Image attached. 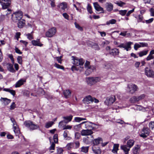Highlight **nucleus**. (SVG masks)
I'll return each mask as SVG.
<instances>
[{
	"instance_id": "obj_1",
	"label": "nucleus",
	"mask_w": 154,
	"mask_h": 154,
	"mask_svg": "<svg viewBox=\"0 0 154 154\" xmlns=\"http://www.w3.org/2000/svg\"><path fill=\"white\" fill-rule=\"evenodd\" d=\"M134 141L133 140H129L127 142V146L125 145L121 146V148L123 150L125 154H128L130 148L134 145Z\"/></svg>"
},
{
	"instance_id": "obj_2",
	"label": "nucleus",
	"mask_w": 154,
	"mask_h": 154,
	"mask_svg": "<svg viewBox=\"0 0 154 154\" xmlns=\"http://www.w3.org/2000/svg\"><path fill=\"white\" fill-rule=\"evenodd\" d=\"M24 126L30 131L34 130L39 128V126L34 124L33 122L30 120H27L24 122Z\"/></svg>"
},
{
	"instance_id": "obj_3",
	"label": "nucleus",
	"mask_w": 154,
	"mask_h": 154,
	"mask_svg": "<svg viewBox=\"0 0 154 154\" xmlns=\"http://www.w3.org/2000/svg\"><path fill=\"white\" fill-rule=\"evenodd\" d=\"M72 59L73 60V64L76 66H80V68H81V70L83 69V67H82L85 63V60L82 58L79 59L76 57H72Z\"/></svg>"
},
{
	"instance_id": "obj_4",
	"label": "nucleus",
	"mask_w": 154,
	"mask_h": 154,
	"mask_svg": "<svg viewBox=\"0 0 154 154\" xmlns=\"http://www.w3.org/2000/svg\"><path fill=\"white\" fill-rule=\"evenodd\" d=\"M12 20L14 22H17L22 20L23 16V13L21 11H18L15 12L13 14L11 15Z\"/></svg>"
},
{
	"instance_id": "obj_5",
	"label": "nucleus",
	"mask_w": 154,
	"mask_h": 154,
	"mask_svg": "<svg viewBox=\"0 0 154 154\" xmlns=\"http://www.w3.org/2000/svg\"><path fill=\"white\" fill-rule=\"evenodd\" d=\"M101 80L100 77H90L87 78L86 81L88 84L92 85L96 83L99 82Z\"/></svg>"
},
{
	"instance_id": "obj_6",
	"label": "nucleus",
	"mask_w": 154,
	"mask_h": 154,
	"mask_svg": "<svg viewBox=\"0 0 154 154\" xmlns=\"http://www.w3.org/2000/svg\"><path fill=\"white\" fill-rule=\"evenodd\" d=\"M57 29L53 27L50 29L46 32L45 35L48 37L50 38L53 36L56 33Z\"/></svg>"
},
{
	"instance_id": "obj_7",
	"label": "nucleus",
	"mask_w": 154,
	"mask_h": 154,
	"mask_svg": "<svg viewBox=\"0 0 154 154\" xmlns=\"http://www.w3.org/2000/svg\"><path fill=\"white\" fill-rule=\"evenodd\" d=\"M0 3L2 6V8L3 9L8 8L11 4L10 0H0Z\"/></svg>"
},
{
	"instance_id": "obj_8",
	"label": "nucleus",
	"mask_w": 154,
	"mask_h": 154,
	"mask_svg": "<svg viewBox=\"0 0 154 154\" xmlns=\"http://www.w3.org/2000/svg\"><path fill=\"white\" fill-rule=\"evenodd\" d=\"M73 117V116L72 115H70L69 116H63V118L64 119L63 121H60L59 123V127L61 128L62 125L61 124L63 123H64L65 124H67L69 122L71 121Z\"/></svg>"
},
{
	"instance_id": "obj_9",
	"label": "nucleus",
	"mask_w": 154,
	"mask_h": 154,
	"mask_svg": "<svg viewBox=\"0 0 154 154\" xmlns=\"http://www.w3.org/2000/svg\"><path fill=\"white\" fill-rule=\"evenodd\" d=\"M133 43L130 42L126 43L125 44L122 43L120 44L118 46V47L120 48H123L127 51L131 50V45L133 44Z\"/></svg>"
},
{
	"instance_id": "obj_10",
	"label": "nucleus",
	"mask_w": 154,
	"mask_h": 154,
	"mask_svg": "<svg viewBox=\"0 0 154 154\" xmlns=\"http://www.w3.org/2000/svg\"><path fill=\"white\" fill-rule=\"evenodd\" d=\"M145 73L148 77H154V71L148 67H146L145 69Z\"/></svg>"
},
{
	"instance_id": "obj_11",
	"label": "nucleus",
	"mask_w": 154,
	"mask_h": 154,
	"mask_svg": "<svg viewBox=\"0 0 154 154\" xmlns=\"http://www.w3.org/2000/svg\"><path fill=\"white\" fill-rule=\"evenodd\" d=\"M149 130L148 128H144L141 132L140 136L143 138H146L149 134Z\"/></svg>"
},
{
	"instance_id": "obj_12",
	"label": "nucleus",
	"mask_w": 154,
	"mask_h": 154,
	"mask_svg": "<svg viewBox=\"0 0 154 154\" xmlns=\"http://www.w3.org/2000/svg\"><path fill=\"white\" fill-rule=\"evenodd\" d=\"M129 91L131 94H133L137 91V87L134 84H130L128 85Z\"/></svg>"
},
{
	"instance_id": "obj_13",
	"label": "nucleus",
	"mask_w": 154,
	"mask_h": 154,
	"mask_svg": "<svg viewBox=\"0 0 154 154\" xmlns=\"http://www.w3.org/2000/svg\"><path fill=\"white\" fill-rule=\"evenodd\" d=\"M115 100L114 96L107 97L104 101L105 104L107 105H110L113 103Z\"/></svg>"
},
{
	"instance_id": "obj_14",
	"label": "nucleus",
	"mask_w": 154,
	"mask_h": 154,
	"mask_svg": "<svg viewBox=\"0 0 154 154\" xmlns=\"http://www.w3.org/2000/svg\"><path fill=\"white\" fill-rule=\"evenodd\" d=\"M86 69L85 72V75L86 76L89 75L92 72H94L96 69L95 66H90L86 68Z\"/></svg>"
},
{
	"instance_id": "obj_15",
	"label": "nucleus",
	"mask_w": 154,
	"mask_h": 154,
	"mask_svg": "<svg viewBox=\"0 0 154 154\" xmlns=\"http://www.w3.org/2000/svg\"><path fill=\"white\" fill-rule=\"evenodd\" d=\"M93 133L91 130L87 129L86 130H82L81 132V134L82 136L91 135Z\"/></svg>"
},
{
	"instance_id": "obj_16",
	"label": "nucleus",
	"mask_w": 154,
	"mask_h": 154,
	"mask_svg": "<svg viewBox=\"0 0 154 154\" xmlns=\"http://www.w3.org/2000/svg\"><path fill=\"white\" fill-rule=\"evenodd\" d=\"M83 122H85L84 123H85V128L91 130L94 128L93 125H94V124L88 121H85Z\"/></svg>"
},
{
	"instance_id": "obj_17",
	"label": "nucleus",
	"mask_w": 154,
	"mask_h": 154,
	"mask_svg": "<svg viewBox=\"0 0 154 154\" xmlns=\"http://www.w3.org/2000/svg\"><path fill=\"white\" fill-rule=\"evenodd\" d=\"M119 53V50L116 48L112 49L109 52V54L111 55L114 56L118 55Z\"/></svg>"
},
{
	"instance_id": "obj_18",
	"label": "nucleus",
	"mask_w": 154,
	"mask_h": 154,
	"mask_svg": "<svg viewBox=\"0 0 154 154\" xmlns=\"http://www.w3.org/2000/svg\"><path fill=\"white\" fill-rule=\"evenodd\" d=\"M82 101L84 103H88L94 102V99L91 96L89 95L86 96Z\"/></svg>"
},
{
	"instance_id": "obj_19",
	"label": "nucleus",
	"mask_w": 154,
	"mask_h": 154,
	"mask_svg": "<svg viewBox=\"0 0 154 154\" xmlns=\"http://www.w3.org/2000/svg\"><path fill=\"white\" fill-rule=\"evenodd\" d=\"M95 9L97 11H102L101 13H104L103 8L101 7L97 2H94L93 4Z\"/></svg>"
},
{
	"instance_id": "obj_20",
	"label": "nucleus",
	"mask_w": 154,
	"mask_h": 154,
	"mask_svg": "<svg viewBox=\"0 0 154 154\" xmlns=\"http://www.w3.org/2000/svg\"><path fill=\"white\" fill-rule=\"evenodd\" d=\"M7 69L10 72L14 73L15 70L13 68V65L10 63H8L6 64Z\"/></svg>"
},
{
	"instance_id": "obj_21",
	"label": "nucleus",
	"mask_w": 154,
	"mask_h": 154,
	"mask_svg": "<svg viewBox=\"0 0 154 154\" xmlns=\"http://www.w3.org/2000/svg\"><path fill=\"white\" fill-rule=\"evenodd\" d=\"M26 82V80L23 79H21L18 81L15 84V87L18 88L23 85L24 82Z\"/></svg>"
},
{
	"instance_id": "obj_22",
	"label": "nucleus",
	"mask_w": 154,
	"mask_h": 154,
	"mask_svg": "<svg viewBox=\"0 0 154 154\" xmlns=\"http://www.w3.org/2000/svg\"><path fill=\"white\" fill-rule=\"evenodd\" d=\"M140 146L137 145L135 146L133 149V154H140L139 152L140 150Z\"/></svg>"
},
{
	"instance_id": "obj_23",
	"label": "nucleus",
	"mask_w": 154,
	"mask_h": 154,
	"mask_svg": "<svg viewBox=\"0 0 154 154\" xmlns=\"http://www.w3.org/2000/svg\"><path fill=\"white\" fill-rule=\"evenodd\" d=\"M135 17L137 19L138 23L142 22L143 23H145V20H143V17L142 14L138 15L135 16Z\"/></svg>"
},
{
	"instance_id": "obj_24",
	"label": "nucleus",
	"mask_w": 154,
	"mask_h": 154,
	"mask_svg": "<svg viewBox=\"0 0 154 154\" xmlns=\"http://www.w3.org/2000/svg\"><path fill=\"white\" fill-rule=\"evenodd\" d=\"M31 42L32 45L34 46H37L39 47H42L43 45L40 42L39 39H37L36 40H32Z\"/></svg>"
},
{
	"instance_id": "obj_25",
	"label": "nucleus",
	"mask_w": 154,
	"mask_h": 154,
	"mask_svg": "<svg viewBox=\"0 0 154 154\" xmlns=\"http://www.w3.org/2000/svg\"><path fill=\"white\" fill-rule=\"evenodd\" d=\"M92 150L95 154H100L101 152V150L99 147H96L94 146L92 147Z\"/></svg>"
},
{
	"instance_id": "obj_26",
	"label": "nucleus",
	"mask_w": 154,
	"mask_h": 154,
	"mask_svg": "<svg viewBox=\"0 0 154 154\" xmlns=\"http://www.w3.org/2000/svg\"><path fill=\"white\" fill-rule=\"evenodd\" d=\"M106 8L107 11L110 12L113 10V5L110 3H106Z\"/></svg>"
},
{
	"instance_id": "obj_27",
	"label": "nucleus",
	"mask_w": 154,
	"mask_h": 154,
	"mask_svg": "<svg viewBox=\"0 0 154 154\" xmlns=\"http://www.w3.org/2000/svg\"><path fill=\"white\" fill-rule=\"evenodd\" d=\"M63 94L66 98L69 97L71 95V92L69 90H66L63 91Z\"/></svg>"
},
{
	"instance_id": "obj_28",
	"label": "nucleus",
	"mask_w": 154,
	"mask_h": 154,
	"mask_svg": "<svg viewBox=\"0 0 154 154\" xmlns=\"http://www.w3.org/2000/svg\"><path fill=\"white\" fill-rule=\"evenodd\" d=\"M57 6L59 8L62 9V10H65L67 7V4L66 2H63L58 5Z\"/></svg>"
},
{
	"instance_id": "obj_29",
	"label": "nucleus",
	"mask_w": 154,
	"mask_h": 154,
	"mask_svg": "<svg viewBox=\"0 0 154 154\" xmlns=\"http://www.w3.org/2000/svg\"><path fill=\"white\" fill-rule=\"evenodd\" d=\"M18 21L17 24L19 28H22L25 24V20L23 19Z\"/></svg>"
},
{
	"instance_id": "obj_30",
	"label": "nucleus",
	"mask_w": 154,
	"mask_h": 154,
	"mask_svg": "<svg viewBox=\"0 0 154 154\" xmlns=\"http://www.w3.org/2000/svg\"><path fill=\"white\" fill-rule=\"evenodd\" d=\"M85 122H82L80 124L75 125L74 126V129L76 131H79L82 128V125Z\"/></svg>"
},
{
	"instance_id": "obj_31",
	"label": "nucleus",
	"mask_w": 154,
	"mask_h": 154,
	"mask_svg": "<svg viewBox=\"0 0 154 154\" xmlns=\"http://www.w3.org/2000/svg\"><path fill=\"white\" fill-rule=\"evenodd\" d=\"M3 90L4 91L10 93L14 96L15 95V91L13 90L10 89L9 88H4Z\"/></svg>"
},
{
	"instance_id": "obj_32",
	"label": "nucleus",
	"mask_w": 154,
	"mask_h": 154,
	"mask_svg": "<svg viewBox=\"0 0 154 154\" xmlns=\"http://www.w3.org/2000/svg\"><path fill=\"white\" fill-rule=\"evenodd\" d=\"M102 139L100 137L94 139L93 141V143L94 145H97L100 143V141H102Z\"/></svg>"
},
{
	"instance_id": "obj_33",
	"label": "nucleus",
	"mask_w": 154,
	"mask_h": 154,
	"mask_svg": "<svg viewBox=\"0 0 154 154\" xmlns=\"http://www.w3.org/2000/svg\"><path fill=\"white\" fill-rule=\"evenodd\" d=\"M1 100H3V103L5 105H8L9 103H10L11 101L10 99H8L6 98H1Z\"/></svg>"
},
{
	"instance_id": "obj_34",
	"label": "nucleus",
	"mask_w": 154,
	"mask_h": 154,
	"mask_svg": "<svg viewBox=\"0 0 154 154\" xmlns=\"http://www.w3.org/2000/svg\"><path fill=\"white\" fill-rule=\"evenodd\" d=\"M130 101L131 103H134L136 101H139V100L138 96H134L130 98Z\"/></svg>"
},
{
	"instance_id": "obj_35",
	"label": "nucleus",
	"mask_w": 154,
	"mask_h": 154,
	"mask_svg": "<svg viewBox=\"0 0 154 154\" xmlns=\"http://www.w3.org/2000/svg\"><path fill=\"white\" fill-rule=\"evenodd\" d=\"M116 22V20L114 19H112L106 22V24L109 25L110 24H115Z\"/></svg>"
},
{
	"instance_id": "obj_36",
	"label": "nucleus",
	"mask_w": 154,
	"mask_h": 154,
	"mask_svg": "<svg viewBox=\"0 0 154 154\" xmlns=\"http://www.w3.org/2000/svg\"><path fill=\"white\" fill-rule=\"evenodd\" d=\"M74 143H70L67 144L66 146V148L68 150L74 147Z\"/></svg>"
},
{
	"instance_id": "obj_37",
	"label": "nucleus",
	"mask_w": 154,
	"mask_h": 154,
	"mask_svg": "<svg viewBox=\"0 0 154 154\" xmlns=\"http://www.w3.org/2000/svg\"><path fill=\"white\" fill-rule=\"evenodd\" d=\"M148 50L143 51L139 52L138 54L140 57H142L144 55H146L148 53Z\"/></svg>"
},
{
	"instance_id": "obj_38",
	"label": "nucleus",
	"mask_w": 154,
	"mask_h": 154,
	"mask_svg": "<svg viewBox=\"0 0 154 154\" xmlns=\"http://www.w3.org/2000/svg\"><path fill=\"white\" fill-rule=\"evenodd\" d=\"M89 146H83L81 148V151L86 153L88 151Z\"/></svg>"
},
{
	"instance_id": "obj_39",
	"label": "nucleus",
	"mask_w": 154,
	"mask_h": 154,
	"mask_svg": "<svg viewBox=\"0 0 154 154\" xmlns=\"http://www.w3.org/2000/svg\"><path fill=\"white\" fill-rule=\"evenodd\" d=\"M54 122L51 121L48 122L46 124L45 127L47 128H48L51 127L54 124Z\"/></svg>"
},
{
	"instance_id": "obj_40",
	"label": "nucleus",
	"mask_w": 154,
	"mask_h": 154,
	"mask_svg": "<svg viewBox=\"0 0 154 154\" xmlns=\"http://www.w3.org/2000/svg\"><path fill=\"white\" fill-rule=\"evenodd\" d=\"M149 128L152 130L154 129V121L150 122L148 125Z\"/></svg>"
},
{
	"instance_id": "obj_41",
	"label": "nucleus",
	"mask_w": 154,
	"mask_h": 154,
	"mask_svg": "<svg viewBox=\"0 0 154 154\" xmlns=\"http://www.w3.org/2000/svg\"><path fill=\"white\" fill-rule=\"evenodd\" d=\"M54 66L57 69H60L62 70H64V67L63 66L57 64V63H56L54 64Z\"/></svg>"
},
{
	"instance_id": "obj_42",
	"label": "nucleus",
	"mask_w": 154,
	"mask_h": 154,
	"mask_svg": "<svg viewBox=\"0 0 154 154\" xmlns=\"http://www.w3.org/2000/svg\"><path fill=\"white\" fill-rule=\"evenodd\" d=\"M13 126V129H14V131L15 134H18L19 132V131L18 130V129L17 128V125H14V126Z\"/></svg>"
},
{
	"instance_id": "obj_43",
	"label": "nucleus",
	"mask_w": 154,
	"mask_h": 154,
	"mask_svg": "<svg viewBox=\"0 0 154 154\" xmlns=\"http://www.w3.org/2000/svg\"><path fill=\"white\" fill-rule=\"evenodd\" d=\"M69 132L67 130H66L64 131L63 134V136L64 138L66 140H68L67 138L69 137H68V133Z\"/></svg>"
},
{
	"instance_id": "obj_44",
	"label": "nucleus",
	"mask_w": 154,
	"mask_h": 154,
	"mask_svg": "<svg viewBox=\"0 0 154 154\" xmlns=\"http://www.w3.org/2000/svg\"><path fill=\"white\" fill-rule=\"evenodd\" d=\"M127 10H120L119 11V14L122 16H124L126 14Z\"/></svg>"
},
{
	"instance_id": "obj_45",
	"label": "nucleus",
	"mask_w": 154,
	"mask_h": 154,
	"mask_svg": "<svg viewBox=\"0 0 154 154\" xmlns=\"http://www.w3.org/2000/svg\"><path fill=\"white\" fill-rule=\"evenodd\" d=\"M26 36H27V38L30 40H31L33 38V36L31 33H28L26 34Z\"/></svg>"
},
{
	"instance_id": "obj_46",
	"label": "nucleus",
	"mask_w": 154,
	"mask_h": 154,
	"mask_svg": "<svg viewBox=\"0 0 154 154\" xmlns=\"http://www.w3.org/2000/svg\"><path fill=\"white\" fill-rule=\"evenodd\" d=\"M63 150L61 148H57V154H63Z\"/></svg>"
},
{
	"instance_id": "obj_47",
	"label": "nucleus",
	"mask_w": 154,
	"mask_h": 154,
	"mask_svg": "<svg viewBox=\"0 0 154 154\" xmlns=\"http://www.w3.org/2000/svg\"><path fill=\"white\" fill-rule=\"evenodd\" d=\"M17 60L18 63L19 64H21L22 63V57L20 56H18L17 58Z\"/></svg>"
},
{
	"instance_id": "obj_48",
	"label": "nucleus",
	"mask_w": 154,
	"mask_h": 154,
	"mask_svg": "<svg viewBox=\"0 0 154 154\" xmlns=\"http://www.w3.org/2000/svg\"><path fill=\"white\" fill-rule=\"evenodd\" d=\"M141 47L139 43H135L134 46V48L135 50L137 51L139 48Z\"/></svg>"
},
{
	"instance_id": "obj_49",
	"label": "nucleus",
	"mask_w": 154,
	"mask_h": 154,
	"mask_svg": "<svg viewBox=\"0 0 154 154\" xmlns=\"http://www.w3.org/2000/svg\"><path fill=\"white\" fill-rule=\"evenodd\" d=\"M87 10L88 11L90 14H91L92 13V11L91 9V7L89 5V4H88V5Z\"/></svg>"
},
{
	"instance_id": "obj_50",
	"label": "nucleus",
	"mask_w": 154,
	"mask_h": 154,
	"mask_svg": "<svg viewBox=\"0 0 154 154\" xmlns=\"http://www.w3.org/2000/svg\"><path fill=\"white\" fill-rule=\"evenodd\" d=\"M11 10L10 9H8L7 11H6V14L5 16L8 18L9 17V15L11 13Z\"/></svg>"
},
{
	"instance_id": "obj_51",
	"label": "nucleus",
	"mask_w": 154,
	"mask_h": 154,
	"mask_svg": "<svg viewBox=\"0 0 154 154\" xmlns=\"http://www.w3.org/2000/svg\"><path fill=\"white\" fill-rule=\"evenodd\" d=\"M91 66L90 65V62L87 61L86 60L85 62V68H87L88 67H89L90 66Z\"/></svg>"
},
{
	"instance_id": "obj_52",
	"label": "nucleus",
	"mask_w": 154,
	"mask_h": 154,
	"mask_svg": "<svg viewBox=\"0 0 154 154\" xmlns=\"http://www.w3.org/2000/svg\"><path fill=\"white\" fill-rule=\"evenodd\" d=\"M54 141L55 143L58 142V135L57 134H55L53 137Z\"/></svg>"
},
{
	"instance_id": "obj_53",
	"label": "nucleus",
	"mask_w": 154,
	"mask_h": 154,
	"mask_svg": "<svg viewBox=\"0 0 154 154\" xmlns=\"http://www.w3.org/2000/svg\"><path fill=\"white\" fill-rule=\"evenodd\" d=\"M72 128V126L69 125H65L63 126V130L65 129H69L70 130Z\"/></svg>"
},
{
	"instance_id": "obj_54",
	"label": "nucleus",
	"mask_w": 154,
	"mask_h": 154,
	"mask_svg": "<svg viewBox=\"0 0 154 154\" xmlns=\"http://www.w3.org/2000/svg\"><path fill=\"white\" fill-rule=\"evenodd\" d=\"M116 5H118L120 7L123 6L125 4V3L121 1H120V2H117L116 3Z\"/></svg>"
},
{
	"instance_id": "obj_55",
	"label": "nucleus",
	"mask_w": 154,
	"mask_h": 154,
	"mask_svg": "<svg viewBox=\"0 0 154 154\" xmlns=\"http://www.w3.org/2000/svg\"><path fill=\"white\" fill-rule=\"evenodd\" d=\"M111 65L109 63H106L104 65V68L106 69H109L111 68Z\"/></svg>"
},
{
	"instance_id": "obj_56",
	"label": "nucleus",
	"mask_w": 154,
	"mask_h": 154,
	"mask_svg": "<svg viewBox=\"0 0 154 154\" xmlns=\"http://www.w3.org/2000/svg\"><path fill=\"white\" fill-rule=\"evenodd\" d=\"M75 24L76 28L78 29L80 31H82L83 30L82 28L76 23H75Z\"/></svg>"
},
{
	"instance_id": "obj_57",
	"label": "nucleus",
	"mask_w": 154,
	"mask_h": 154,
	"mask_svg": "<svg viewBox=\"0 0 154 154\" xmlns=\"http://www.w3.org/2000/svg\"><path fill=\"white\" fill-rule=\"evenodd\" d=\"M153 20V18H152L148 20H145V23L147 24H149L151 23Z\"/></svg>"
},
{
	"instance_id": "obj_58",
	"label": "nucleus",
	"mask_w": 154,
	"mask_h": 154,
	"mask_svg": "<svg viewBox=\"0 0 154 154\" xmlns=\"http://www.w3.org/2000/svg\"><path fill=\"white\" fill-rule=\"evenodd\" d=\"M10 120H11L12 122L13 123V125H16L17 124L15 120L13 118H11Z\"/></svg>"
},
{
	"instance_id": "obj_59",
	"label": "nucleus",
	"mask_w": 154,
	"mask_h": 154,
	"mask_svg": "<svg viewBox=\"0 0 154 154\" xmlns=\"http://www.w3.org/2000/svg\"><path fill=\"white\" fill-rule=\"evenodd\" d=\"M88 137H87L83 139L84 142L86 144H88L90 142V141L88 140Z\"/></svg>"
},
{
	"instance_id": "obj_60",
	"label": "nucleus",
	"mask_w": 154,
	"mask_h": 154,
	"mask_svg": "<svg viewBox=\"0 0 154 154\" xmlns=\"http://www.w3.org/2000/svg\"><path fill=\"white\" fill-rule=\"evenodd\" d=\"M74 121L76 122H79L82 121L81 118L79 117H75L74 118Z\"/></svg>"
},
{
	"instance_id": "obj_61",
	"label": "nucleus",
	"mask_w": 154,
	"mask_h": 154,
	"mask_svg": "<svg viewBox=\"0 0 154 154\" xmlns=\"http://www.w3.org/2000/svg\"><path fill=\"white\" fill-rule=\"evenodd\" d=\"M139 43L140 44V45L141 46V47H147L148 46V44L146 43L140 42Z\"/></svg>"
},
{
	"instance_id": "obj_62",
	"label": "nucleus",
	"mask_w": 154,
	"mask_h": 154,
	"mask_svg": "<svg viewBox=\"0 0 154 154\" xmlns=\"http://www.w3.org/2000/svg\"><path fill=\"white\" fill-rule=\"evenodd\" d=\"M16 107V104L14 102H13L10 106V109H14Z\"/></svg>"
},
{
	"instance_id": "obj_63",
	"label": "nucleus",
	"mask_w": 154,
	"mask_h": 154,
	"mask_svg": "<svg viewBox=\"0 0 154 154\" xmlns=\"http://www.w3.org/2000/svg\"><path fill=\"white\" fill-rule=\"evenodd\" d=\"M153 58L154 57L153 56L149 54L148 56L146 57V59L147 61H148L152 59H153Z\"/></svg>"
},
{
	"instance_id": "obj_64",
	"label": "nucleus",
	"mask_w": 154,
	"mask_h": 154,
	"mask_svg": "<svg viewBox=\"0 0 154 154\" xmlns=\"http://www.w3.org/2000/svg\"><path fill=\"white\" fill-rule=\"evenodd\" d=\"M14 50L16 53L19 54H22V52L17 48L15 47Z\"/></svg>"
}]
</instances>
